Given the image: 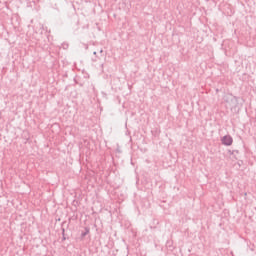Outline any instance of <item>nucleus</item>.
<instances>
[{"instance_id": "nucleus-5", "label": "nucleus", "mask_w": 256, "mask_h": 256, "mask_svg": "<svg viewBox=\"0 0 256 256\" xmlns=\"http://www.w3.org/2000/svg\"><path fill=\"white\" fill-rule=\"evenodd\" d=\"M63 239L65 240V228H62Z\"/></svg>"}, {"instance_id": "nucleus-1", "label": "nucleus", "mask_w": 256, "mask_h": 256, "mask_svg": "<svg viewBox=\"0 0 256 256\" xmlns=\"http://www.w3.org/2000/svg\"><path fill=\"white\" fill-rule=\"evenodd\" d=\"M225 101H226L227 104L230 105L231 109H235L239 105L238 98L236 96L231 95V94H229L225 97Z\"/></svg>"}, {"instance_id": "nucleus-6", "label": "nucleus", "mask_w": 256, "mask_h": 256, "mask_svg": "<svg viewBox=\"0 0 256 256\" xmlns=\"http://www.w3.org/2000/svg\"><path fill=\"white\" fill-rule=\"evenodd\" d=\"M93 55H97V52H93Z\"/></svg>"}, {"instance_id": "nucleus-3", "label": "nucleus", "mask_w": 256, "mask_h": 256, "mask_svg": "<svg viewBox=\"0 0 256 256\" xmlns=\"http://www.w3.org/2000/svg\"><path fill=\"white\" fill-rule=\"evenodd\" d=\"M90 229L88 227H85V232L81 233V237H85L86 235H89Z\"/></svg>"}, {"instance_id": "nucleus-4", "label": "nucleus", "mask_w": 256, "mask_h": 256, "mask_svg": "<svg viewBox=\"0 0 256 256\" xmlns=\"http://www.w3.org/2000/svg\"><path fill=\"white\" fill-rule=\"evenodd\" d=\"M99 59H101V58H99V56H95V58H92V61L94 63H97V61H99Z\"/></svg>"}, {"instance_id": "nucleus-2", "label": "nucleus", "mask_w": 256, "mask_h": 256, "mask_svg": "<svg viewBox=\"0 0 256 256\" xmlns=\"http://www.w3.org/2000/svg\"><path fill=\"white\" fill-rule=\"evenodd\" d=\"M221 141H222V145H225L226 147L233 145V137H231L230 135L224 136L221 139Z\"/></svg>"}, {"instance_id": "nucleus-7", "label": "nucleus", "mask_w": 256, "mask_h": 256, "mask_svg": "<svg viewBox=\"0 0 256 256\" xmlns=\"http://www.w3.org/2000/svg\"><path fill=\"white\" fill-rule=\"evenodd\" d=\"M100 53H103V50H100Z\"/></svg>"}]
</instances>
